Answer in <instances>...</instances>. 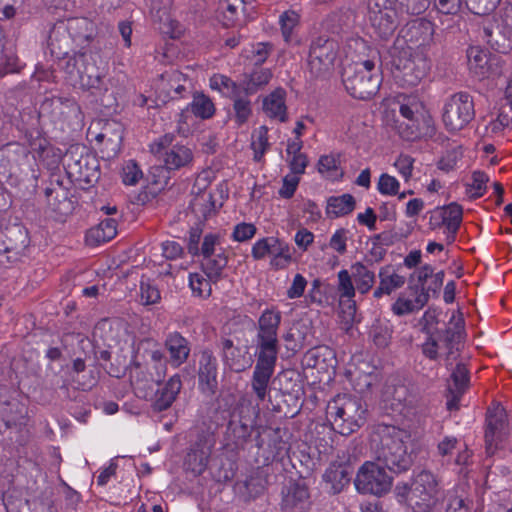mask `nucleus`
<instances>
[{
    "mask_svg": "<svg viewBox=\"0 0 512 512\" xmlns=\"http://www.w3.org/2000/svg\"><path fill=\"white\" fill-rule=\"evenodd\" d=\"M96 56L82 48L66 62L64 71L73 85L79 84L88 90L99 106L114 110L117 106L115 91L103 70L96 65Z\"/></svg>",
    "mask_w": 512,
    "mask_h": 512,
    "instance_id": "1",
    "label": "nucleus"
},
{
    "mask_svg": "<svg viewBox=\"0 0 512 512\" xmlns=\"http://www.w3.org/2000/svg\"><path fill=\"white\" fill-rule=\"evenodd\" d=\"M376 460L394 474L405 473L414 464L411 434L395 426L386 427L375 451Z\"/></svg>",
    "mask_w": 512,
    "mask_h": 512,
    "instance_id": "2",
    "label": "nucleus"
},
{
    "mask_svg": "<svg viewBox=\"0 0 512 512\" xmlns=\"http://www.w3.org/2000/svg\"><path fill=\"white\" fill-rule=\"evenodd\" d=\"M441 489L437 477L427 470L415 475L411 482H399L394 494L400 504L407 505L412 512H432Z\"/></svg>",
    "mask_w": 512,
    "mask_h": 512,
    "instance_id": "3",
    "label": "nucleus"
},
{
    "mask_svg": "<svg viewBox=\"0 0 512 512\" xmlns=\"http://www.w3.org/2000/svg\"><path fill=\"white\" fill-rule=\"evenodd\" d=\"M382 77L376 67L375 57L347 63L342 71V83L355 99L370 100L379 91Z\"/></svg>",
    "mask_w": 512,
    "mask_h": 512,
    "instance_id": "4",
    "label": "nucleus"
},
{
    "mask_svg": "<svg viewBox=\"0 0 512 512\" xmlns=\"http://www.w3.org/2000/svg\"><path fill=\"white\" fill-rule=\"evenodd\" d=\"M326 413L334 431L348 436L365 424L367 408L361 398L343 394L328 403Z\"/></svg>",
    "mask_w": 512,
    "mask_h": 512,
    "instance_id": "5",
    "label": "nucleus"
},
{
    "mask_svg": "<svg viewBox=\"0 0 512 512\" xmlns=\"http://www.w3.org/2000/svg\"><path fill=\"white\" fill-rule=\"evenodd\" d=\"M256 349L257 360L251 379V387L257 398L260 401H264L277 362L279 352L278 337L256 335Z\"/></svg>",
    "mask_w": 512,
    "mask_h": 512,
    "instance_id": "6",
    "label": "nucleus"
},
{
    "mask_svg": "<svg viewBox=\"0 0 512 512\" xmlns=\"http://www.w3.org/2000/svg\"><path fill=\"white\" fill-rule=\"evenodd\" d=\"M67 176L81 189H89L100 179V165L95 155L79 153V148L70 149L63 157Z\"/></svg>",
    "mask_w": 512,
    "mask_h": 512,
    "instance_id": "7",
    "label": "nucleus"
},
{
    "mask_svg": "<svg viewBox=\"0 0 512 512\" xmlns=\"http://www.w3.org/2000/svg\"><path fill=\"white\" fill-rule=\"evenodd\" d=\"M258 413V407L246 400L241 401L232 411L227 425L226 439L235 448H243L249 441Z\"/></svg>",
    "mask_w": 512,
    "mask_h": 512,
    "instance_id": "8",
    "label": "nucleus"
},
{
    "mask_svg": "<svg viewBox=\"0 0 512 512\" xmlns=\"http://www.w3.org/2000/svg\"><path fill=\"white\" fill-rule=\"evenodd\" d=\"M475 117L473 97L467 92H457L444 103L442 120L450 132L466 127Z\"/></svg>",
    "mask_w": 512,
    "mask_h": 512,
    "instance_id": "9",
    "label": "nucleus"
},
{
    "mask_svg": "<svg viewBox=\"0 0 512 512\" xmlns=\"http://www.w3.org/2000/svg\"><path fill=\"white\" fill-rule=\"evenodd\" d=\"M338 48L337 41L327 36H319L311 41L308 69L314 78H325L332 71Z\"/></svg>",
    "mask_w": 512,
    "mask_h": 512,
    "instance_id": "10",
    "label": "nucleus"
},
{
    "mask_svg": "<svg viewBox=\"0 0 512 512\" xmlns=\"http://www.w3.org/2000/svg\"><path fill=\"white\" fill-rule=\"evenodd\" d=\"M393 477L388 475L385 467L377 462L367 461L358 470L354 480L357 491L381 497L392 487Z\"/></svg>",
    "mask_w": 512,
    "mask_h": 512,
    "instance_id": "11",
    "label": "nucleus"
},
{
    "mask_svg": "<svg viewBox=\"0 0 512 512\" xmlns=\"http://www.w3.org/2000/svg\"><path fill=\"white\" fill-rule=\"evenodd\" d=\"M174 135L167 133L150 145L151 153L162 161L166 170H178L188 166L193 160L190 148L174 144Z\"/></svg>",
    "mask_w": 512,
    "mask_h": 512,
    "instance_id": "12",
    "label": "nucleus"
},
{
    "mask_svg": "<svg viewBox=\"0 0 512 512\" xmlns=\"http://www.w3.org/2000/svg\"><path fill=\"white\" fill-rule=\"evenodd\" d=\"M430 63L423 55L398 56L392 60L393 77L402 86H416L429 72Z\"/></svg>",
    "mask_w": 512,
    "mask_h": 512,
    "instance_id": "13",
    "label": "nucleus"
},
{
    "mask_svg": "<svg viewBox=\"0 0 512 512\" xmlns=\"http://www.w3.org/2000/svg\"><path fill=\"white\" fill-rule=\"evenodd\" d=\"M353 456L348 450L338 452L337 459L326 469L323 479L330 484L333 494L340 493L351 481L354 473Z\"/></svg>",
    "mask_w": 512,
    "mask_h": 512,
    "instance_id": "14",
    "label": "nucleus"
},
{
    "mask_svg": "<svg viewBox=\"0 0 512 512\" xmlns=\"http://www.w3.org/2000/svg\"><path fill=\"white\" fill-rule=\"evenodd\" d=\"M467 58L469 70L480 80L502 73L501 57L478 46L467 50Z\"/></svg>",
    "mask_w": 512,
    "mask_h": 512,
    "instance_id": "15",
    "label": "nucleus"
},
{
    "mask_svg": "<svg viewBox=\"0 0 512 512\" xmlns=\"http://www.w3.org/2000/svg\"><path fill=\"white\" fill-rule=\"evenodd\" d=\"M456 318L455 314L450 319L452 327L445 329H435L432 331L438 344L442 343L443 346L448 350L446 360L449 362L451 359H455L454 354L459 351V345L465 336V322L462 314Z\"/></svg>",
    "mask_w": 512,
    "mask_h": 512,
    "instance_id": "16",
    "label": "nucleus"
},
{
    "mask_svg": "<svg viewBox=\"0 0 512 512\" xmlns=\"http://www.w3.org/2000/svg\"><path fill=\"white\" fill-rule=\"evenodd\" d=\"M433 34L434 25L431 21L426 19L412 20L399 32V36H401L406 43L416 47L429 45L432 41Z\"/></svg>",
    "mask_w": 512,
    "mask_h": 512,
    "instance_id": "17",
    "label": "nucleus"
},
{
    "mask_svg": "<svg viewBox=\"0 0 512 512\" xmlns=\"http://www.w3.org/2000/svg\"><path fill=\"white\" fill-rule=\"evenodd\" d=\"M429 301L425 289L419 292V285H409L406 293L401 294L392 304V311L397 316H403L422 309Z\"/></svg>",
    "mask_w": 512,
    "mask_h": 512,
    "instance_id": "18",
    "label": "nucleus"
},
{
    "mask_svg": "<svg viewBox=\"0 0 512 512\" xmlns=\"http://www.w3.org/2000/svg\"><path fill=\"white\" fill-rule=\"evenodd\" d=\"M72 43L73 40L71 39L70 34H68V31L65 29L64 22L55 24L51 29L48 37V48L53 57L60 61H64V65L62 66L63 69L66 65V62L70 58L74 57L69 56V52L72 49ZM78 52L79 51H77V53ZM75 54L76 52H74L73 55Z\"/></svg>",
    "mask_w": 512,
    "mask_h": 512,
    "instance_id": "19",
    "label": "nucleus"
},
{
    "mask_svg": "<svg viewBox=\"0 0 512 512\" xmlns=\"http://www.w3.org/2000/svg\"><path fill=\"white\" fill-rule=\"evenodd\" d=\"M199 388L207 396H213L218 390L217 360L208 351L202 352L198 369Z\"/></svg>",
    "mask_w": 512,
    "mask_h": 512,
    "instance_id": "20",
    "label": "nucleus"
},
{
    "mask_svg": "<svg viewBox=\"0 0 512 512\" xmlns=\"http://www.w3.org/2000/svg\"><path fill=\"white\" fill-rule=\"evenodd\" d=\"M308 486L302 482H292L282 490L281 508L286 512L303 510L309 503Z\"/></svg>",
    "mask_w": 512,
    "mask_h": 512,
    "instance_id": "21",
    "label": "nucleus"
},
{
    "mask_svg": "<svg viewBox=\"0 0 512 512\" xmlns=\"http://www.w3.org/2000/svg\"><path fill=\"white\" fill-rule=\"evenodd\" d=\"M369 21L374 33L381 40L390 39L399 25L398 13L395 9L373 12L369 14Z\"/></svg>",
    "mask_w": 512,
    "mask_h": 512,
    "instance_id": "22",
    "label": "nucleus"
},
{
    "mask_svg": "<svg viewBox=\"0 0 512 512\" xmlns=\"http://www.w3.org/2000/svg\"><path fill=\"white\" fill-rule=\"evenodd\" d=\"M182 389V380L179 374L171 376L164 385L157 389L154 395L153 409L162 412L169 409Z\"/></svg>",
    "mask_w": 512,
    "mask_h": 512,
    "instance_id": "23",
    "label": "nucleus"
},
{
    "mask_svg": "<svg viewBox=\"0 0 512 512\" xmlns=\"http://www.w3.org/2000/svg\"><path fill=\"white\" fill-rule=\"evenodd\" d=\"M164 373H158V377L154 378L139 362L133 361L129 365V378L133 388L141 393L142 397H147L152 392V384L160 385L162 383Z\"/></svg>",
    "mask_w": 512,
    "mask_h": 512,
    "instance_id": "24",
    "label": "nucleus"
},
{
    "mask_svg": "<svg viewBox=\"0 0 512 512\" xmlns=\"http://www.w3.org/2000/svg\"><path fill=\"white\" fill-rule=\"evenodd\" d=\"M147 5L157 29L165 34L172 33L175 22L171 16L172 0H147Z\"/></svg>",
    "mask_w": 512,
    "mask_h": 512,
    "instance_id": "25",
    "label": "nucleus"
},
{
    "mask_svg": "<svg viewBox=\"0 0 512 512\" xmlns=\"http://www.w3.org/2000/svg\"><path fill=\"white\" fill-rule=\"evenodd\" d=\"M506 423L502 417L490 416L486 420L485 447L488 456H493L498 443L506 438Z\"/></svg>",
    "mask_w": 512,
    "mask_h": 512,
    "instance_id": "26",
    "label": "nucleus"
},
{
    "mask_svg": "<svg viewBox=\"0 0 512 512\" xmlns=\"http://www.w3.org/2000/svg\"><path fill=\"white\" fill-rule=\"evenodd\" d=\"M379 285L374 290L373 296L381 298L383 295H390L393 291L401 288L406 278L399 275L392 265H386L379 271Z\"/></svg>",
    "mask_w": 512,
    "mask_h": 512,
    "instance_id": "27",
    "label": "nucleus"
},
{
    "mask_svg": "<svg viewBox=\"0 0 512 512\" xmlns=\"http://www.w3.org/2000/svg\"><path fill=\"white\" fill-rule=\"evenodd\" d=\"M45 196L48 205L60 214H67L71 209V202L68 200V192L62 186V182L56 179L51 181L50 186L45 188Z\"/></svg>",
    "mask_w": 512,
    "mask_h": 512,
    "instance_id": "28",
    "label": "nucleus"
},
{
    "mask_svg": "<svg viewBox=\"0 0 512 512\" xmlns=\"http://www.w3.org/2000/svg\"><path fill=\"white\" fill-rule=\"evenodd\" d=\"M117 223L112 218L102 220L98 225L90 228L85 237L86 244L98 246L113 239L117 234Z\"/></svg>",
    "mask_w": 512,
    "mask_h": 512,
    "instance_id": "29",
    "label": "nucleus"
},
{
    "mask_svg": "<svg viewBox=\"0 0 512 512\" xmlns=\"http://www.w3.org/2000/svg\"><path fill=\"white\" fill-rule=\"evenodd\" d=\"M165 347L169 351L171 364L175 367L183 364L189 357V342L178 332H174L167 337Z\"/></svg>",
    "mask_w": 512,
    "mask_h": 512,
    "instance_id": "30",
    "label": "nucleus"
},
{
    "mask_svg": "<svg viewBox=\"0 0 512 512\" xmlns=\"http://www.w3.org/2000/svg\"><path fill=\"white\" fill-rule=\"evenodd\" d=\"M286 91L277 88L263 100V110L270 118L281 122L287 121V107L285 104Z\"/></svg>",
    "mask_w": 512,
    "mask_h": 512,
    "instance_id": "31",
    "label": "nucleus"
},
{
    "mask_svg": "<svg viewBox=\"0 0 512 512\" xmlns=\"http://www.w3.org/2000/svg\"><path fill=\"white\" fill-rule=\"evenodd\" d=\"M400 114L406 120L399 124V133L406 140H415L421 136L419 114L411 106L403 104L400 106Z\"/></svg>",
    "mask_w": 512,
    "mask_h": 512,
    "instance_id": "32",
    "label": "nucleus"
},
{
    "mask_svg": "<svg viewBox=\"0 0 512 512\" xmlns=\"http://www.w3.org/2000/svg\"><path fill=\"white\" fill-rule=\"evenodd\" d=\"M64 25L73 42L90 41L93 37V23L87 18H72Z\"/></svg>",
    "mask_w": 512,
    "mask_h": 512,
    "instance_id": "33",
    "label": "nucleus"
},
{
    "mask_svg": "<svg viewBox=\"0 0 512 512\" xmlns=\"http://www.w3.org/2000/svg\"><path fill=\"white\" fill-rule=\"evenodd\" d=\"M355 205V199L351 194L332 196L327 200L326 212L333 217L345 216L355 209Z\"/></svg>",
    "mask_w": 512,
    "mask_h": 512,
    "instance_id": "34",
    "label": "nucleus"
},
{
    "mask_svg": "<svg viewBox=\"0 0 512 512\" xmlns=\"http://www.w3.org/2000/svg\"><path fill=\"white\" fill-rule=\"evenodd\" d=\"M223 358L226 365L235 372H242L246 369L244 356L241 349L235 347L233 341L224 339L222 341Z\"/></svg>",
    "mask_w": 512,
    "mask_h": 512,
    "instance_id": "35",
    "label": "nucleus"
},
{
    "mask_svg": "<svg viewBox=\"0 0 512 512\" xmlns=\"http://www.w3.org/2000/svg\"><path fill=\"white\" fill-rule=\"evenodd\" d=\"M228 258L224 253L213 256L204 257L202 269L210 281L216 283L222 277V272L227 266Z\"/></svg>",
    "mask_w": 512,
    "mask_h": 512,
    "instance_id": "36",
    "label": "nucleus"
},
{
    "mask_svg": "<svg viewBox=\"0 0 512 512\" xmlns=\"http://www.w3.org/2000/svg\"><path fill=\"white\" fill-rule=\"evenodd\" d=\"M352 276L356 283V288L361 294H366L375 283V274L361 262L351 266Z\"/></svg>",
    "mask_w": 512,
    "mask_h": 512,
    "instance_id": "37",
    "label": "nucleus"
},
{
    "mask_svg": "<svg viewBox=\"0 0 512 512\" xmlns=\"http://www.w3.org/2000/svg\"><path fill=\"white\" fill-rule=\"evenodd\" d=\"M334 359V352L327 346H318L309 349L304 357L303 362L307 367L324 369V365L327 360L332 361Z\"/></svg>",
    "mask_w": 512,
    "mask_h": 512,
    "instance_id": "38",
    "label": "nucleus"
},
{
    "mask_svg": "<svg viewBox=\"0 0 512 512\" xmlns=\"http://www.w3.org/2000/svg\"><path fill=\"white\" fill-rule=\"evenodd\" d=\"M281 318L279 311L266 309L258 319L257 335L277 336Z\"/></svg>",
    "mask_w": 512,
    "mask_h": 512,
    "instance_id": "39",
    "label": "nucleus"
},
{
    "mask_svg": "<svg viewBox=\"0 0 512 512\" xmlns=\"http://www.w3.org/2000/svg\"><path fill=\"white\" fill-rule=\"evenodd\" d=\"M102 129L106 138V145L109 146L114 153H117L120 150L123 140V125L115 120H108L104 123Z\"/></svg>",
    "mask_w": 512,
    "mask_h": 512,
    "instance_id": "40",
    "label": "nucleus"
},
{
    "mask_svg": "<svg viewBox=\"0 0 512 512\" xmlns=\"http://www.w3.org/2000/svg\"><path fill=\"white\" fill-rule=\"evenodd\" d=\"M272 77L269 69L259 68L254 70L249 77L243 82V90L245 96L255 93L258 88L266 85Z\"/></svg>",
    "mask_w": 512,
    "mask_h": 512,
    "instance_id": "41",
    "label": "nucleus"
},
{
    "mask_svg": "<svg viewBox=\"0 0 512 512\" xmlns=\"http://www.w3.org/2000/svg\"><path fill=\"white\" fill-rule=\"evenodd\" d=\"M283 241L276 237H266L258 240L252 247V256L256 260L263 259L265 256H272L274 253H281L278 248L283 245Z\"/></svg>",
    "mask_w": 512,
    "mask_h": 512,
    "instance_id": "42",
    "label": "nucleus"
},
{
    "mask_svg": "<svg viewBox=\"0 0 512 512\" xmlns=\"http://www.w3.org/2000/svg\"><path fill=\"white\" fill-rule=\"evenodd\" d=\"M189 107L191 112L201 119H209L215 113V106L212 100L202 93L194 95Z\"/></svg>",
    "mask_w": 512,
    "mask_h": 512,
    "instance_id": "43",
    "label": "nucleus"
},
{
    "mask_svg": "<svg viewBox=\"0 0 512 512\" xmlns=\"http://www.w3.org/2000/svg\"><path fill=\"white\" fill-rule=\"evenodd\" d=\"M219 8L224 17V25L232 26L238 19L241 11L245 9L244 0H220Z\"/></svg>",
    "mask_w": 512,
    "mask_h": 512,
    "instance_id": "44",
    "label": "nucleus"
},
{
    "mask_svg": "<svg viewBox=\"0 0 512 512\" xmlns=\"http://www.w3.org/2000/svg\"><path fill=\"white\" fill-rule=\"evenodd\" d=\"M210 455L211 454L205 451L200 452L190 449L185 458V466L187 470L191 471L194 475L202 474L207 467Z\"/></svg>",
    "mask_w": 512,
    "mask_h": 512,
    "instance_id": "45",
    "label": "nucleus"
},
{
    "mask_svg": "<svg viewBox=\"0 0 512 512\" xmlns=\"http://www.w3.org/2000/svg\"><path fill=\"white\" fill-rule=\"evenodd\" d=\"M451 379L453 381L452 389L454 391H459L464 393L466 389L469 387L470 375L469 370L463 363H458L456 367L453 369L451 374Z\"/></svg>",
    "mask_w": 512,
    "mask_h": 512,
    "instance_id": "46",
    "label": "nucleus"
},
{
    "mask_svg": "<svg viewBox=\"0 0 512 512\" xmlns=\"http://www.w3.org/2000/svg\"><path fill=\"white\" fill-rule=\"evenodd\" d=\"M246 97L245 94H239L238 97L233 98L235 119L238 125L244 124L252 113L251 102Z\"/></svg>",
    "mask_w": 512,
    "mask_h": 512,
    "instance_id": "47",
    "label": "nucleus"
},
{
    "mask_svg": "<svg viewBox=\"0 0 512 512\" xmlns=\"http://www.w3.org/2000/svg\"><path fill=\"white\" fill-rule=\"evenodd\" d=\"M251 147L254 151V160L259 162L269 147L268 128L261 126L257 132L256 140H253Z\"/></svg>",
    "mask_w": 512,
    "mask_h": 512,
    "instance_id": "48",
    "label": "nucleus"
},
{
    "mask_svg": "<svg viewBox=\"0 0 512 512\" xmlns=\"http://www.w3.org/2000/svg\"><path fill=\"white\" fill-rule=\"evenodd\" d=\"M299 15L294 11H286L280 16V25L283 38L289 42L294 27L298 24Z\"/></svg>",
    "mask_w": 512,
    "mask_h": 512,
    "instance_id": "49",
    "label": "nucleus"
},
{
    "mask_svg": "<svg viewBox=\"0 0 512 512\" xmlns=\"http://www.w3.org/2000/svg\"><path fill=\"white\" fill-rule=\"evenodd\" d=\"M445 211L446 227H460L463 219L462 206L456 202H452L447 206L442 207Z\"/></svg>",
    "mask_w": 512,
    "mask_h": 512,
    "instance_id": "50",
    "label": "nucleus"
},
{
    "mask_svg": "<svg viewBox=\"0 0 512 512\" xmlns=\"http://www.w3.org/2000/svg\"><path fill=\"white\" fill-rule=\"evenodd\" d=\"M338 163L339 161L334 155H323L318 161V171L320 173H330L332 179L341 178L344 172L341 171L339 174H336Z\"/></svg>",
    "mask_w": 512,
    "mask_h": 512,
    "instance_id": "51",
    "label": "nucleus"
},
{
    "mask_svg": "<svg viewBox=\"0 0 512 512\" xmlns=\"http://www.w3.org/2000/svg\"><path fill=\"white\" fill-rule=\"evenodd\" d=\"M214 445H215L214 434L209 431L201 430V431H198L195 443L193 444V446L190 449L197 450L200 452L205 451V452L211 454L212 448L214 447Z\"/></svg>",
    "mask_w": 512,
    "mask_h": 512,
    "instance_id": "52",
    "label": "nucleus"
},
{
    "mask_svg": "<svg viewBox=\"0 0 512 512\" xmlns=\"http://www.w3.org/2000/svg\"><path fill=\"white\" fill-rule=\"evenodd\" d=\"M338 291L341 297L352 298L355 295V287L347 270L338 273Z\"/></svg>",
    "mask_w": 512,
    "mask_h": 512,
    "instance_id": "53",
    "label": "nucleus"
},
{
    "mask_svg": "<svg viewBox=\"0 0 512 512\" xmlns=\"http://www.w3.org/2000/svg\"><path fill=\"white\" fill-rule=\"evenodd\" d=\"M398 180L389 174H382L379 178L377 188L383 195H396L399 190Z\"/></svg>",
    "mask_w": 512,
    "mask_h": 512,
    "instance_id": "54",
    "label": "nucleus"
},
{
    "mask_svg": "<svg viewBox=\"0 0 512 512\" xmlns=\"http://www.w3.org/2000/svg\"><path fill=\"white\" fill-rule=\"evenodd\" d=\"M202 233H203L202 222H199L195 226L191 227V229L189 231L187 249H188V252L193 256L200 255L199 242H200Z\"/></svg>",
    "mask_w": 512,
    "mask_h": 512,
    "instance_id": "55",
    "label": "nucleus"
},
{
    "mask_svg": "<svg viewBox=\"0 0 512 512\" xmlns=\"http://www.w3.org/2000/svg\"><path fill=\"white\" fill-rule=\"evenodd\" d=\"M278 251L281 253H274L270 264L275 269H283L287 267L292 260L289 245L284 242L283 245L278 248Z\"/></svg>",
    "mask_w": 512,
    "mask_h": 512,
    "instance_id": "56",
    "label": "nucleus"
},
{
    "mask_svg": "<svg viewBox=\"0 0 512 512\" xmlns=\"http://www.w3.org/2000/svg\"><path fill=\"white\" fill-rule=\"evenodd\" d=\"M472 180L473 183L470 187L473 188L475 192L470 195V198L477 199L484 195L489 177L482 171H475L472 174Z\"/></svg>",
    "mask_w": 512,
    "mask_h": 512,
    "instance_id": "57",
    "label": "nucleus"
},
{
    "mask_svg": "<svg viewBox=\"0 0 512 512\" xmlns=\"http://www.w3.org/2000/svg\"><path fill=\"white\" fill-rule=\"evenodd\" d=\"M189 282L192 291L196 293L198 296H203L204 292H207V295L210 294V280L205 279L200 274H190Z\"/></svg>",
    "mask_w": 512,
    "mask_h": 512,
    "instance_id": "58",
    "label": "nucleus"
},
{
    "mask_svg": "<svg viewBox=\"0 0 512 512\" xmlns=\"http://www.w3.org/2000/svg\"><path fill=\"white\" fill-rule=\"evenodd\" d=\"M256 227L251 223H239L234 227L232 237L235 241L243 242L251 239L256 233Z\"/></svg>",
    "mask_w": 512,
    "mask_h": 512,
    "instance_id": "59",
    "label": "nucleus"
},
{
    "mask_svg": "<svg viewBox=\"0 0 512 512\" xmlns=\"http://www.w3.org/2000/svg\"><path fill=\"white\" fill-rule=\"evenodd\" d=\"M141 300L144 304H155L160 300L159 290L148 282H141Z\"/></svg>",
    "mask_w": 512,
    "mask_h": 512,
    "instance_id": "60",
    "label": "nucleus"
},
{
    "mask_svg": "<svg viewBox=\"0 0 512 512\" xmlns=\"http://www.w3.org/2000/svg\"><path fill=\"white\" fill-rule=\"evenodd\" d=\"M142 177V171L134 161H129L123 168V182L127 185H135Z\"/></svg>",
    "mask_w": 512,
    "mask_h": 512,
    "instance_id": "61",
    "label": "nucleus"
},
{
    "mask_svg": "<svg viewBox=\"0 0 512 512\" xmlns=\"http://www.w3.org/2000/svg\"><path fill=\"white\" fill-rule=\"evenodd\" d=\"M435 8L446 15H455L461 10L462 0H433Z\"/></svg>",
    "mask_w": 512,
    "mask_h": 512,
    "instance_id": "62",
    "label": "nucleus"
},
{
    "mask_svg": "<svg viewBox=\"0 0 512 512\" xmlns=\"http://www.w3.org/2000/svg\"><path fill=\"white\" fill-rule=\"evenodd\" d=\"M414 158L409 155L401 154L395 161V167L399 173L408 181L412 175Z\"/></svg>",
    "mask_w": 512,
    "mask_h": 512,
    "instance_id": "63",
    "label": "nucleus"
},
{
    "mask_svg": "<svg viewBox=\"0 0 512 512\" xmlns=\"http://www.w3.org/2000/svg\"><path fill=\"white\" fill-rule=\"evenodd\" d=\"M306 285L307 280L301 274H296L291 287L287 290V297L289 299L301 297L304 294Z\"/></svg>",
    "mask_w": 512,
    "mask_h": 512,
    "instance_id": "64",
    "label": "nucleus"
}]
</instances>
